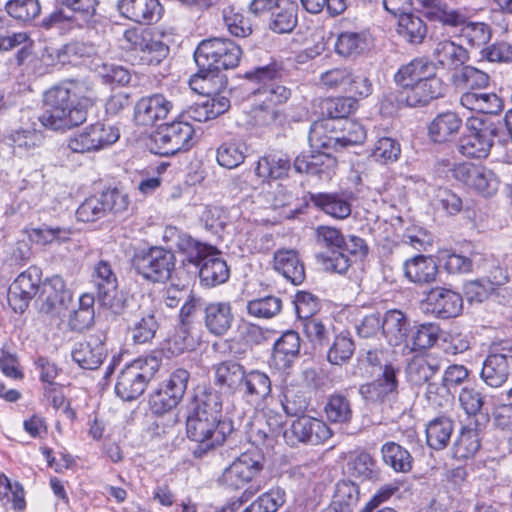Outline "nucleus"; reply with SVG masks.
<instances>
[{"instance_id":"7","label":"nucleus","mask_w":512,"mask_h":512,"mask_svg":"<svg viewBox=\"0 0 512 512\" xmlns=\"http://www.w3.org/2000/svg\"><path fill=\"white\" fill-rule=\"evenodd\" d=\"M128 205L127 195L116 189H108L86 198L78 207L76 217L82 222H94L109 213H122L127 210Z\"/></svg>"},{"instance_id":"16","label":"nucleus","mask_w":512,"mask_h":512,"mask_svg":"<svg viewBox=\"0 0 512 512\" xmlns=\"http://www.w3.org/2000/svg\"><path fill=\"white\" fill-rule=\"evenodd\" d=\"M276 75L277 71L274 66L258 67L246 73L248 78L263 83V85L254 92L255 97L258 98L257 101L274 108H276L277 105L285 103L291 96V90L289 88L274 82Z\"/></svg>"},{"instance_id":"27","label":"nucleus","mask_w":512,"mask_h":512,"mask_svg":"<svg viewBox=\"0 0 512 512\" xmlns=\"http://www.w3.org/2000/svg\"><path fill=\"white\" fill-rule=\"evenodd\" d=\"M107 356L104 341L99 336H89L78 343L72 350V359L81 368L95 370L100 367Z\"/></svg>"},{"instance_id":"49","label":"nucleus","mask_w":512,"mask_h":512,"mask_svg":"<svg viewBox=\"0 0 512 512\" xmlns=\"http://www.w3.org/2000/svg\"><path fill=\"white\" fill-rule=\"evenodd\" d=\"M245 372L244 367L237 362H222L215 368V383L220 387L239 391Z\"/></svg>"},{"instance_id":"24","label":"nucleus","mask_w":512,"mask_h":512,"mask_svg":"<svg viewBox=\"0 0 512 512\" xmlns=\"http://www.w3.org/2000/svg\"><path fill=\"white\" fill-rule=\"evenodd\" d=\"M446 87L443 81L436 77V74L401 92V101L407 106L417 107L428 104L433 99L444 95Z\"/></svg>"},{"instance_id":"56","label":"nucleus","mask_w":512,"mask_h":512,"mask_svg":"<svg viewBox=\"0 0 512 512\" xmlns=\"http://www.w3.org/2000/svg\"><path fill=\"white\" fill-rule=\"evenodd\" d=\"M158 329V322L152 313L137 318L130 326L134 343L144 344L150 342Z\"/></svg>"},{"instance_id":"40","label":"nucleus","mask_w":512,"mask_h":512,"mask_svg":"<svg viewBox=\"0 0 512 512\" xmlns=\"http://www.w3.org/2000/svg\"><path fill=\"white\" fill-rule=\"evenodd\" d=\"M289 169V158L281 152H272L258 160L254 171L259 178L269 180L286 176Z\"/></svg>"},{"instance_id":"58","label":"nucleus","mask_w":512,"mask_h":512,"mask_svg":"<svg viewBox=\"0 0 512 512\" xmlns=\"http://www.w3.org/2000/svg\"><path fill=\"white\" fill-rule=\"evenodd\" d=\"M28 238L31 242L39 245H47L57 242H65L69 239L71 231L61 227H49L43 225L39 228H31L26 230Z\"/></svg>"},{"instance_id":"31","label":"nucleus","mask_w":512,"mask_h":512,"mask_svg":"<svg viewBox=\"0 0 512 512\" xmlns=\"http://www.w3.org/2000/svg\"><path fill=\"white\" fill-rule=\"evenodd\" d=\"M436 74V65L426 58H416L403 65L395 74V81L403 90L412 88L415 84L427 80Z\"/></svg>"},{"instance_id":"14","label":"nucleus","mask_w":512,"mask_h":512,"mask_svg":"<svg viewBox=\"0 0 512 512\" xmlns=\"http://www.w3.org/2000/svg\"><path fill=\"white\" fill-rule=\"evenodd\" d=\"M123 39L128 48L138 52L141 63L145 65H158L169 53V47L148 29H127Z\"/></svg>"},{"instance_id":"15","label":"nucleus","mask_w":512,"mask_h":512,"mask_svg":"<svg viewBox=\"0 0 512 512\" xmlns=\"http://www.w3.org/2000/svg\"><path fill=\"white\" fill-rule=\"evenodd\" d=\"M175 266L174 255L163 248L153 247L135 258V269L153 282L168 280Z\"/></svg>"},{"instance_id":"25","label":"nucleus","mask_w":512,"mask_h":512,"mask_svg":"<svg viewBox=\"0 0 512 512\" xmlns=\"http://www.w3.org/2000/svg\"><path fill=\"white\" fill-rule=\"evenodd\" d=\"M292 434L303 443L319 445L332 436L331 428L321 419L301 416L291 425Z\"/></svg>"},{"instance_id":"17","label":"nucleus","mask_w":512,"mask_h":512,"mask_svg":"<svg viewBox=\"0 0 512 512\" xmlns=\"http://www.w3.org/2000/svg\"><path fill=\"white\" fill-rule=\"evenodd\" d=\"M512 375V350L493 346L483 362L481 379L490 387L502 386Z\"/></svg>"},{"instance_id":"23","label":"nucleus","mask_w":512,"mask_h":512,"mask_svg":"<svg viewBox=\"0 0 512 512\" xmlns=\"http://www.w3.org/2000/svg\"><path fill=\"white\" fill-rule=\"evenodd\" d=\"M173 108V103L162 94L140 98L135 105V120L141 125H153L165 119Z\"/></svg>"},{"instance_id":"29","label":"nucleus","mask_w":512,"mask_h":512,"mask_svg":"<svg viewBox=\"0 0 512 512\" xmlns=\"http://www.w3.org/2000/svg\"><path fill=\"white\" fill-rule=\"evenodd\" d=\"M426 302L433 314L444 319L458 316L463 307L460 294L444 288L431 290Z\"/></svg>"},{"instance_id":"64","label":"nucleus","mask_w":512,"mask_h":512,"mask_svg":"<svg viewBox=\"0 0 512 512\" xmlns=\"http://www.w3.org/2000/svg\"><path fill=\"white\" fill-rule=\"evenodd\" d=\"M458 400L467 415H482L484 397L476 388L468 386L463 387L459 393Z\"/></svg>"},{"instance_id":"35","label":"nucleus","mask_w":512,"mask_h":512,"mask_svg":"<svg viewBox=\"0 0 512 512\" xmlns=\"http://www.w3.org/2000/svg\"><path fill=\"white\" fill-rule=\"evenodd\" d=\"M439 370L440 362L433 355H416L406 366V377L411 384L421 386L427 383Z\"/></svg>"},{"instance_id":"47","label":"nucleus","mask_w":512,"mask_h":512,"mask_svg":"<svg viewBox=\"0 0 512 512\" xmlns=\"http://www.w3.org/2000/svg\"><path fill=\"white\" fill-rule=\"evenodd\" d=\"M481 447V436L476 428L464 427L456 438L452 454L458 460L474 457Z\"/></svg>"},{"instance_id":"36","label":"nucleus","mask_w":512,"mask_h":512,"mask_svg":"<svg viewBox=\"0 0 512 512\" xmlns=\"http://www.w3.org/2000/svg\"><path fill=\"white\" fill-rule=\"evenodd\" d=\"M463 107L483 114L497 115L504 108L503 100L494 92L466 91L461 95Z\"/></svg>"},{"instance_id":"33","label":"nucleus","mask_w":512,"mask_h":512,"mask_svg":"<svg viewBox=\"0 0 512 512\" xmlns=\"http://www.w3.org/2000/svg\"><path fill=\"white\" fill-rule=\"evenodd\" d=\"M404 273L413 283L431 284L436 281L438 266L432 257L418 255L405 261Z\"/></svg>"},{"instance_id":"4","label":"nucleus","mask_w":512,"mask_h":512,"mask_svg":"<svg viewBox=\"0 0 512 512\" xmlns=\"http://www.w3.org/2000/svg\"><path fill=\"white\" fill-rule=\"evenodd\" d=\"M233 431L232 423L222 419L200 416L189 411L186 420V433L190 440L198 443L193 450L197 458L204 457L215 447L222 445Z\"/></svg>"},{"instance_id":"10","label":"nucleus","mask_w":512,"mask_h":512,"mask_svg":"<svg viewBox=\"0 0 512 512\" xmlns=\"http://www.w3.org/2000/svg\"><path fill=\"white\" fill-rule=\"evenodd\" d=\"M262 460V455L256 450L242 453L223 470L219 483L232 490L243 488L263 470Z\"/></svg>"},{"instance_id":"12","label":"nucleus","mask_w":512,"mask_h":512,"mask_svg":"<svg viewBox=\"0 0 512 512\" xmlns=\"http://www.w3.org/2000/svg\"><path fill=\"white\" fill-rule=\"evenodd\" d=\"M497 127L493 123L474 121L467 125L466 132L459 138L458 151L468 158H486L493 146Z\"/></svg>"},{"instance_id":"28","label":"nucleus","mask_w":512,"mask_h":512,"mask_svg":"<svg viewBox=\"0 0 512 512\" xmlns=\"http://www.w3.org/2000/svg\"><path fill=\"white\" fill-rule=\"evenodd\" d=\"M118 9L127 19L145 24L158 21L162 13L159 0H119Z\"/></svg>"},{"instance_id":"53","label":"nucleus","mask_w":512,"mask_h":512,"mask_svg":"<svg viewBox=\"0 0 512 512\" xmlns=\"http://www.w3.org/2000/svg\"><path fill=\"white\" fill-rule=\"evenodd\" d=\"M0 501L11 504L15 511H23L26 507L25 492L18 482H11L5 474H0Z\"/></svg>"},{"instance_id":"19","label":"nucleus","mask_w":512,"mask_h":512,"mask_svg":"<svg viewBox=\"0 0 512 512\" xmlns=\"http://www.w3.org/2000/svg\"><path fill=\"white\" fill-rule=\"evenodd\" d=\"M72 299L70 290L59 275L46 279L41 287L40 312L51 317H60Z\"/></svg>"},{"instance_id":"60","label":"nucleus","mask_w":512,"mask_h":512,"mask_svg":"<svg viewBox=\"0 0 512 512\" xmlns=\"http://www.w3.org/2000/svg\"><path fill=\"white\" fill-rule=\"evenodd\" d=\"M401 154L400 144L393 138H379L371 153V157L381 164L393 163L398 160Z\"/></svg>"},{"instance_id":"48","label":"nucleus","mask_w":512,"mask_h":512,"mask_svg":"<svg viewBox=\"0 0 512 512\" xmlns=\"http://www.w3.org/2000/svg\"><path fill=\"white\" fill-rule=\"evenodd\" d=\"M190 411L199 413L200 416L221 419L222 398L212 390H203L194 396Z\"/></svg>"},{"instance_id":"22","label":"nucleus","mask_w":512,"mask_h":512,"mask_svg":"<svg viewBox=\"0 0 512 512\" xmlns=\"http://www.w3.org/2000/svg\"><path fill=\"white\" fill-rule=\"evenodd\" d=\"M346 253L354 256H364L367 253V246L364 240L355 235L343 237L339 252L333 251V256L323 258V266L326 271L345 274L351 263Z\"/></svg>"},{"instance_id":"41","label":"nucleus","mask_w":512,"mask_h":512,"mask_svg":"<svg viewBox=\"0 0 512 512\" xmlns=\"http://www.w3.org/2000/svg\"><path fill=\"white\" fill-rule=\"evenodd\" d=\"M454 430L453 421L448 417H436L426 425L427 445L434 450L444 449Z\"/></svg>"},{"instance_id":"6","label":"nucleus","mask_w":512,"mask_h":512,"mask_svg":"<svg viewBox=\"0 0 512 512\" xmlns=\"http://www.w3.org/2000/svg\"><path fill=\"white\" fill-rule=\"evenodd\" d=\"M91 283L96 291V299L101 306L114 314L122 312L125 300L118 289L117 275L108 260L97 261L91 272Z\"/></svg>"},{"instance_id":"57","label":"nucleus","mask_w":512,"mask_h":512,"mask_svg":"<svg viewBox=\"0 0 512 512\" xmlns=\"http://www.w3.org/2000/svg\"><path fill=\"white\" fill-rule=\"evenodd\" d=\"M441 329L434 323H423L415 327L411 336V350H424L433 347L438 341Z\"/></svg>"},{"instance_id":"21","label":"nucleus","mask_w":512,"mask_h":512,"mask_svg":"<svg viewBox=\"0 0 512 512\" xmlns=\"http://www.w3.org/2000/svg\"><path fill=\"white\" fill-rule=\"evenodd\" d=\"M271 391V379L265 372L260 370L245 372L239 392L246 403L258 408L270 396Z\"/></svg>"},{"instance_id":"26","label":"nucleus","mask_w":512,"mask_h":512,"mask_svg":"<svg viewBox=\"0 0 512 512\" xmlns=\"http://www.w3.org/2000/svg\"><path fill=\"white\" fill-rule=\"evenodd\" d=\"M336 166V158L321 151L299 155L294 161V168L297 172L315 175L320 179H330Z\"/></svg>"},{"instance_id":"2","label":"nucleus","mask_w":512,"mask_h":512,"mask_svg":"<svg viewBox=\"0 0 512 512\" xmlns=\"http://www.w3.org/2000/svg\"><path fill=\"white\" fill-rule=\"evenodd\" d=\"M242 55L238 44L230 39L212 38L203 40L195 50L194 59L198 71L191 77L190 84H204L219 77L221 69L235 68Z\"/></svg>"},{"instance_id":"39","label":"nucleus","mask_w":512,"mask_h":512,"mask_svg":"<svg viewBox=\"0 0 512 512\" xmlns=\"http://www.w3.org/2000/svg\"><path fill=\"white\" fill-rule=\"evenodd\" d=\"M434 60L445 69H456L469 58L467 50L453 41L443 40L433 49Z\"/></svg>"},{"instance_id":"54","label":"nucleus","mask_w":512,"mask_h":512,"mask_svg":"<svg viewBox=\"0 0 512 512\" xmlns=\"http://www.w3.org/2000/svg\"><path fill=\"white\" fill-rule=\"evenodd\" d=\"M453 78L458 87L468 91H481L489 83L488 74L473 66H464Z\"/></svg>"},{"instance_id":"45","label":"nucleus","mask_w":512,"mask_h":512,"mask_svg":"<svg viewBox=\"0 0 512 512\" xmlns=\"http://www.w3.org/2000/svg\"><path fill=\"white\" fill-rule=\"evenodd\" d=\"M324 413L327 420L334 424H348L353 417L352 404L350 399L342 394L335 392L328 396Z\"/></svg>"},{"instance_id":"1","label":"nucleus","mask_w":512,"mask_h":512,"mask_svg":"<svg viewBox=\"0 0 512 512\" xmlns=\"http://www.w3.org/2000/svg\"><path fill=\"white\" fill-rule=\"evenodd\" d=\"M91 87L83 81H66L49 88L43 94L41 124L54 131H64L86 121L87 111L80 100L90 98Z\"/></svg>"},{"instance_id":"32","label":"nucleus","mask_w":512,"mask_h":512,"mask_svg":"<svg viewBox=\"0 0 512 512\" xmlns=\"http://www.w3.org/2000/svg\"><path fill=\"white\" fill-rule=\"evenodd\" d=\"M382 333L391 346H400L407 341L410 323L400 310H388L382 319Z\"/></svg>"},{"instance_id":"37","label":"nucleus","mask_w":512,"mask_h":512,"mask_svg":"<svg viewBox=\"0 0 512 512\" xmlns=\"http://www.w3.org/2000/svg\"><path fill=\"white\" fill-rule=\"evenodd\" d=\"M462 126L461 118L452 111L439 113L428 126V135L432 141L443 143L454 137Z\"/></svg>"},{"instance_id":"59","label":"nucleus","mask_w":512,"mask_h":512,"mask_svg":"<svg viewBox=\"0 0 512 512\" xmlns=\"http://www.w3.org/2000/svg\"><path fill=\"white\" fill-rule=\"evenodd\" d=\"M359 495L358 487L350 481H340L337 483L332 502L335 511L350 512V507L357 503Z\"/></svg>"},{"instance_id":"13","label":"nucleus","mask_w":512,"mask_h":512,"mask_svg":"<svg viewBox=\"0 0 512 512\" xmlns=\"http://www.w3.org/2000/svg\"><path fill=\"white\" fill-rule=\"evenodd\" d=\"M452 176L466 188L484 197L493 196L499 187V179L492 170L470 162L455 165Z\"/></svg>"},{"instance_id":"3","label":"nucleus","mask_w":512,"mask_h":512,"mask_svg":"<svg viewBox=\"0 0 512 512\" xmlns=\"http://www.w3.org/2000/svg\"><path fill=\"white\" fill-rule=\"evenodd\" d=\"M416 1L426 10V17L429 20L441 22L446 26H461L460 37L470 46L480 47L490 40V27L483 22H467V15L463 10L453 9L442 0Z\"/></svg>"},{"instance_id":"9","label":"nucleus","mask_w":512,"mask_h":512,"mask_svg":"<svg viewBox=\"0 0 512 512\" xmlns=\"http://www.w3.org/2000/svg\"><path fill=\"white\" fill-rule=\"evenodd\" d=\"M119 137L116 127L97 122L72 135L67 146L74 153L96 152L114 144Z\"/></svg>"},{"instance_id":"46","label":"nucleus","mask_w":512,"mask_h":512,"mask_svg":"<svg viewBox=\"0 0 512 512\" xmlns=\"http://www.w3.org/2000/svg\"><path fill=\"white\" fill-rule=\"evenodd\" d=\"M398 34L411 44H420L425 39L428 28L425 21L413 13H402L398 18Z\"/></svg>"},{"instance_id":"20","label":"nucleus","mask_w":512,"mask_h":512,"mask_svg":"<svg viewBox=\"0 0 512 512\" xmlns=\"http://www.w3.org/2000/svg\"><path fill=\"white\" fill-rule=\"evenodd\" d=\"M195 265L200 267V281L207 287L223 284L229 278L230 270L226 261L221 258L220 253L211 246Z\"/></svg>"},{"instance_id":"38","label":"nucleus","mask_w":512,"mask_h":512,"mask_svg":"<svg viewBox=\"0 0 512 512\" xmlns=\"http://www.w3.org/2000/svg\"><path fill=\"white\" fill-rule=\"evenodd\" d=\"M297 5L290 0H279L269 16L270 30L278 34L291 33L297 25Z\"/></svg>"},{"instance_id":"11","label":"nucleus","mask_w":512,"mask_h":512,"mask_svg":"<svg viewBox=\"0 0 512 512\" xmlns=\"http://www.w3.org/2000/svg\"><path fill=\"white\" fill-rule=\"evenodd\" d=\"M328 123L315 122L309 131L312 147L334 148L361 144L366 138L364 127L353 120L346 119L341 127L340 136H324Z\"/></svg>"},{"instance_id":"18","label":"nucleus","mask_w":512,"mask_h":512,"mask_svg":"<svg viewBox=\"0 0 512 512\" xmlns=\"http://www.w3.org/2000/svg\"><path fill=\"white\" fill-rule=\"evenodd\" d=\"M41 280V272L35 266L17 276L8 289V303L15 312L22 313L36 295Z\"/></svg>"},{"instance_id":"50","label":"nucleus","mask_w":512,"mask_h":512,"mask_svg":"<svg viewBox=\"0 0 512 512\" xmlns=\"http://www.w3.org/2000/svg\"><path fill=\"white\" fill-rule=\"evenodd\" d=\"M369 46L367 34L357 31H343L339 33L335 42V51L341 56L357 55Z\"/></svg>"},{"instance_id":"63","label":"nucleus","mask_w":512,"mask_h":512,"mask_svg":"<svg viewBox=\"0 0 512 512\" xmlns=\"http://www.w3.org/2000/svg\"><path fill=\"white\" fill-rule=\"evenodd\" d=\"M7 13L20 21H30L41 12L38 0H10L6 4Z\"/></svg>"},{"instance_id":"43","label":"nucleus","mask_w":512,"mask_h":512,"mask_svg":"<svg viewBox=\"0 0 512 512\" xmlns=\"http://www.w3.org/2000/svg\"><path fill=\"white\" fill-rule=\"evenodd\" d=\"M397 380L393 367L385 366L382 377L376 381L362 385L360 394L369 400H382L384 397L396 391Z\"/></svg>"},{"instance_id":"62","label":"nucleus","mask_w":512,"mask_h":512,"mask_svg":"<svg viewBox=\"0 0 512 512\" xmlns=\"http://www.w3.org/2000/svg\"><path fill=\"white\" fill-rule=\"evenodd\" d=\"M282 307V301L275 296H266L248 302L247 312L258 318H272L277 315Z\"/></svg>"},{"instance_id":"5","label":"nucleus","mask_w":512,"mask_h":512,"mask_svg":"<svg viewBox=\"0 0 512 512\" xmlns=\"http://www.w3.org/2000/svg\"><path fill=\"white\" fill-rule=\"evenodd\" d=\"M161 360L155 355L138 358L126 365L115 384L116 395L124 401H133L142 395L148 382L159 370Z\"/></svg>"},{"instance_id":"52","label":"nucleus","mask_w":512,"mask_h":512,"mask_svg":"<svg viewBox=\"0 0 512 512\" xmlns=\"http://www.w3.org/2000/svg\"><path fill=\"white\" fill-rule=\"evenodd\" d=\"M247 147L240 140H232L222 143L217 149V162L220 166L233 169L244 162Z\"/></svg>"},{"instance_id":"55","label":"nucleus","mask_w":512,"mask_h":512,"mask_svg":"<svg viewBox=\"0 0 512 512\" xmlns=\"http://www.w3.org/2000/svg\"><path fill=\"white\" fill-rule=\"evenodd\" d=\"M348 469L352 476L364 480L373 479L378 474L375 459L365 451L355 453L350 457Z\"/></svg>"},{"instance_id":"8","label":"nucleus","mask_w":512,"mask_h":512,"mask_svg":"<svg viewBox=\"0 0 512 512\" xmlns=\"http://www.w3.org/2000/svg\"><path fill=\"white\" fill-rule=\"evenodd\" d=\"M194 128L186 121H173L160 126L153 136L156 154L174 155L193 146Z\"/></svg>"},{"instance_id":"30","label":"nucleus","mask_w":512,"mask_h":512,"mask_svg":"<svg viewBox=\"0 0 512 512\" xmlns=\"http://www.w3.org/2000/svg\"><path fill=\"white\" fill-rule=\"evenodd\" d=\"M233 321L234 315L229 302H210L204 308L205 327L215 336L225 335Z\"/></svg>"},{"instance_id":"51","label":"nucleus","mask_w":512,"mask_h":512,"mask_svg":"<svg viewBox=\"0 0 512 512\" xmlns=\"http://www.w3.org/2000/svg\"><path fill=\"white\" fill-rule=\"evenodd\" d=\"M300 351V337L295 331H286L274 344L273 357L275 361L287 366L295 359Z\"/></svg>"},{"instance_id":"42","label":"nucleus","mask_w":512,"mask_h":512,"mask_svg":"<svg viewBox=\"0 0 512 512\" xmlns=\"http://www.w3.org/2000/svg\"><path fill=\"white\" fill-rule=\"evenodd\" d=\"M311 201L316 207L336 219H345L351 214V204L343 195L318 193L311 196Z\"/></svg>"},{"instance_id":"44","label":"nucleus","mask_w":512,"mask_h":512,"mask_svg":"<svg viewBox=\"0 0 512 512\" xmlns=\"http://www.w3.org/2000/svg\"><path fill=\"white\" fill-rule=\"evenodd\" d=\"M381 456L384 464L395 472L407 473L412 469L413 458L410 452L396 442L384 443Z\"/></svg>"},{"instance_id":"61","label":"nucleus","mask_w":512,"mask_h":512,"mask_svg":"<svg viewBox=\"0 0 512 512\" xmlns=\"http://www.w3.org/2000/svg\"><path fill=\"white\" fill-rule=\"evenodd\" d=\"M354 349V343L349 334L341 333L335 337L329 348L327 359L333 365H342L351 358Z\"/></svg>"},{"instance_id":"34","label":"nucleus","mask_w":512,"mask_h":512,"mask_svg":"<svg viewBox=\"0 0 512 512\" xmlns=\"http://www.w3.org/2000/svg\"><path fill=\"white\" fill-rule=\"evenodd\" d=\"M274 268L294 285L305 279V268L298 253L291 249L278 250L274 254Z\"/></svg>"}]
</instances>
